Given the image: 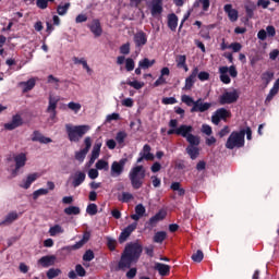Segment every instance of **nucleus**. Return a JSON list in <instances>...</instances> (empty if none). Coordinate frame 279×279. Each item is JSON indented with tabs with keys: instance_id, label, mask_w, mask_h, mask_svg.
Listing matches in <instances>:
<instances>
[{
	"instance_id": "f257e3e1",
	"label": "nucleus",
	"mask_w": 279,
	"mask_h": 279,
	"mask_svg": "<svg viewBox=\"0 0 279 279\" xmlns=\"http://www.w3.org/2000/svg\"><path fill=\"white\" fill-rule=\"evenodd\" d=\"M141 254H143V245L138 242H131L126 244L118 266L116 267V271H123L125 269H130L133 263H138V258H141Z\"/></svg>"
},
{
	"instance_id": "f03ea898",
	"label": "nucleus",
	"mask_w": 279,
	"mask_h": 279,
	"mask_svg": "<svg viewBox=\"0 0 279 279\" xmlns=\"http://www.w3.org/2000/svg\"><path fill=\"white\" fill-rule=\"evenodd\" d=\"M129 180L131 181V186L135 191L143 187V183L145 182V167L135 166L129 172Z\"/></svg>"
},
{
	"instance_id": "7ed1b4c3",
	"label": "nucleus",
	"mask_w": 279,
	"mask_h": 279,
	"mask_svg": "<svg viewBox=\"0 0 279 279\" xmlns=\"http://www.w3.org/2000/svg\"><path fill=\"white\" fill-rule=\"evenodd\" d=\"M66 134L71 143H80V140L84 137V134L90 130L88 125H65Z\"/></svg>"
},
{
	"instance_id": "20e7f679",
	"label": "nucleus",
	"mask_w": 279,
	"mask_h": 279,
	"mask_svg": "<svg viewBox=\"0 0 279 279\" xmlns=\"http://www.w3.org/2000/svg\"><path fill=\"white\" fill-rule=\"evenodd\" d=\"M169 128L167 134L168 136H171L173 134H177V136H182L183 138H187L190 134H193V126L186 125V124H181L178 128V120L177 119H171L169 121Z\"/></svg>"
},
{
	"instance_id": "39448f33",
	"label": "nucleus",
	"mask_w": 279,
	"mask_h": 279,
	"mask_svg": "<svg viewBox=\"0 0 279 279\" xmlns=\"http://www.w3.org/2000/svg\"><path fill=\"white\" fill-rule=\"evenodd\" d=\"M241 149L245 147V130L233 131L227 140L226 148L227 149Z\"/></svg>"
},
{
	"instance_id": "423d86ee",
	"label": "nucleus",
	"mask_w": 279,
	"mask_h": 279,
	"mask_svg": "<svg viewBox=\"0 0 279 279\" xmlns=\"http://www.w3.org/2000/svg\"><path fill=\"white\" fill-rule=\"evenodd\" d=\"M125 165H128V158H122L119 161L111 163L110 175L111 178H119L125 171Z\"/></svg>"
},
{
	"instance_id": "0eeeda50",
	"label": "nucleus",
	"mask_w": 279,
	"mask_h": 279,
	"mask_svg": "<svg viewBox=\"0 0 279 279\" xmlns=\"http://www.w3.org/2000/svg\"><path fill=\"white\" fill-rule=\"evenodd\" d=\"M235 101H239V92H236V89H233L232 92H225L219 97L220 106H226V104H235Z\"/></svg>"
},
{
	"instance_id": "6e6552de",
	"label": "nucleus",
	"mask_w": 279,
	"mask_h": 279,
	"mask_svg": "<svg viewBox=\"0 0 279 279\" xmlns=\"http://www.w3.org/2000/svg\"><path fill=\"white\" fill-rule=\"evenodd\" d=\"M167 217V213L159 210L155 216L150 217L149 220L145 223V228L147 230H154L160 223V221L165 220Z\"/></svg>"
},
{
	"instance_id": "1a4fd4ad",
	"label": "nucleus",
	"mask_w": 279,
	"mask_h": 279,
	"mask_svg": "<svg viewBox=\"0 0 279 279\" xmlns=\"http://www.w3.org/2000/svg\"><path fill=\"white\" fill-rule=\"evenodd\" d=\"M87 241H90V232L85 231L81 241L76 242L73 245L63 246L62 251L63 252H73L75 250H82V247H84V245H86Z\"/></svg>"
},
{
	"instance_id": "9d476101",
	"label": "nucleus",
	"mask_w": 279,
	"mask_h": 279,
	"mask_svg": "<svg viewBox=\"0 0 279 279\" xmlns=\"http://www.w3.org/2000/svg\"><path fill=\"white\" fill-rule=\"evenodd\" d=\"M231 114L232 113L230 112V110L226 108H220L215 112L214 116H211V122L214 123V125H219V123H221V120L226 121V119H229Z\"/></svg>"
},
{
	"instance_id": "9b49d317",
	"label": "nucleus",
	"mask_w": 279,
	"mask_h": 279,
	"mask_svg": "<svg viewBox=\"0 0 279 279\" xmlns=\"http://www.w3.org/2000/svg\"><path fill=\"white\" fill-rule=\"evenodd\" d=\"M199 73V68L195 66L189 77L185 78V85L183 87V90H191L193 86H195V83L197 82V74Z\"/></svg>"
},
{
	"instance_id": "f8f14e48",
	"label": "nucleus",
	"mask_w": 279,
	"mask_h": 279,
	"mask_svg": "<svg viewBox=\"0 0 279 279\" xmlns=\"http://www.w3.org/2000/svg\"><path fill=\"white\" fill-rule=\"evenodd\" d=\"M137 227H138V222H133L128 227H125L120 233L119 243H125L128 239H130L132 232H134V230H136Z\"/></svg>"
},
{
	"instance_id": "ddd939ff",
	"label": "nucleus",
	"mask_w": 279,
	"mask_h": 279,
	"mask_svg": "<svg viewBox=\"0 0 279 279\" xmlns=\"http://www.w3.org/2000/svg\"><path fill=\"white\" fill-rule=\"evenodd\" d=\"M70 180H72L71 185L73 189H77V186H82V184H84L86 180V172L76 171L70 177Z\"/></svg>"
},
{
	"instance_id": "4468645a",
	"label": "nucleus",
	"mask_w": 279,
	"mask_h": 279,
	"mask_svg": "<svg viewBox=\"0 0 279 279\" xmlns=\"http://www.w3.org/2000/svg\"><path fill=\"white\" fill-rule=\"evenodd\" d=\"M211 107H213V104L203 102L202 98H199L194 102V106L191 108L190 112H206L210 110Z\"/></svg>"
},
{
	"instance_id": "2eb2a0df",
	"label": "nucleus",
	"mask_w": 279,
	"mask_h": 279,
	"mask_svg": "<svg viewBox=\"0 0 279 279\" xmlns=\"http://www.w3.org/2000/svg\"><path fill=\"white\" fill-rule=\"evenodd\" d=\"M23 125V118L21 114H15L12 117L11 122L4 124V130H16V128H21Z\"/></svg>"
},
{
	"instance_id": "dca6fc26",
	"label": "nucleus",
	"mask_w": 279,
	"mask_h": 279,
	"mask_svg": "<svg viewBox=\"0 0 279 279\" xmlns=\"http://www.w3.org/2000/svg\"><path fill=\"white\" fill-rule=\"evenodd\" d=\"M133 41L137 48L145 47V45H147V34L143 31L135 33L133 36Z\"/></svg>"
},
{
	"instance_id": "f3484780",
	"label": "nucleus",
	"mask_w": 279,
	"mask_h": 279,
	"mask_svg": "<svg viewBox=\"0 0 279 279\" xmlns=\"http://www.w3.org/2000/svg\"><path fill=\"white\" fill-rule=\"evenodd\" d=\"M33 143H41V145H48V143H53L51 137H45L40 131H34L32 136Z\"/></svg>"
},
{
	"instance_id": "a211bd4d",
	"label": "nucleus",
	"mask_w": 279,
	"mask_h": 279,
	"mask_svg": "<svg viewBox=\"0 0 279 279\" xmlns=\"http://www.w3.org/2000/svg\"><path fill=\"white\" fill-rule=\"evenodd\" d=\"M88 27L96 38H99L104 34V28H101V22L99 20H93Z\"/></svg>"
},
{
	"instance_id": "6ab92c4d",
	"label": "nucleus",
	"mask_w": 279,
	"mask_h": 279,
	"mask_svg": "<svg viewBox=\"0 0 279 279\" xmlns=\"http://www.w3.org/2000/svg\"><path fill=\"white\" fill-rule=\"evenodd\" d=\"M223 10L226 14H228L229 21H231V23H236V21H239V11L233 9L232 4H226Z\"/></svg>"
},
{
	"instance_id": "aec40b11",
	"label": "nucleus",
	"mask_w": 279,
	"mask_h": 279,
	"mask_svg": "<svg viewBox=\"0 0 279 279\" xmlns=\"http://www.w3.org/2000/svg\"><path fill=\"white\" fill-rule=\"evenodd\" d=\"M57 257L56 255H46L38 259V264L41 265V267H52V265H56Z\"/></svg>"
},
{
	"instance_id": "412c9836",
	"label": "nucleus",
	"mask_w": 279,
	"mask_h": 279,
	"mask_svg": "<svg viewBox=\"0 0 279 279\" xmlns=\"http://www.w3.org/2000/svg\"><path fill=\"white\" fill-rule=\"evenodd\" d=\"M151 16H158L162 14V0H153L151 1V9H150Z\"/></svg>"
},
{
	"instance_id": "4be33fe9",
	"label": "nucleus",
	"mask_w": 279,
	"mask_h": 279,
	"mask_svg": "<svg viewBox=\"0 0 279 279\" xmlns=\"http://www.w3.org/2000/svg\"><path fill=\"white\" fill-rule=\"evenodd\" d=\"M155 270L158 271L159 276H169V274H171V266L162 263H156Z\"/></svg>"
},
{
	"instance_id": "5701e85b",
	"label": "nucleus",
	"mask_w": 279,
	"mask_h": 279,
	"mask_svg": "<svg viewBox=\"0 0 279 279\" xmlns=\"http://www.w3.org/2000/svg\"><path fill=\"white\" fill-rule=\"evenodd\" d=\"M145 206L143 204H138L135 206V214L131 215V219H133V221H138L142 217H145Z\"/></svg>"
},
{
	"instance_id": "b1692460",
	"label": "nucleus",
	"mask_w": 279,
	"mask_h": 279,
	"mask_svg": "<svg viewBox=\"0 0 279 279\" xmlns=\"http://www.w3.org/2000/svg\"><path fill=\"white\" fill-rule=\"evenodd\" d=\"M14 162H15L16 169H23V167H25V165L27 163V155H25V153L15 155Z\"/></svg>"
},
{
	"instance_id": "393cba45",
	"label": "nucleus",
	"mask_w": 279,
	"mask_h": 279,
	"mask_svg": "<svg viewBox=\"0 0 279 279\" xmlns=\"http://www.w3.org/2000/svg\"><path fill=\"white\" fill-rule=\"evenodd\" d=\"M38 180V173H31L27 175L26 180L22 181V184H20L21 189H29L34 182Z\"/></svg>"
},
{
	"instance_id": "a878e982",
	"label": "nucleus",
	"mask_w": 279,
	"mask_h": 279,
	"mask_svg": "<svg viewBox=\"0 0 279 279\" xmlns=\"http://www.w3.org/2000/svg\"><path fill=\"white\" fill-rule=\"evenodd\" d=\"M16 219H19V213L11 211L5 216L4 220L0 222V226H10L11 223H14Z\"/></svg>"
},
{
	"instance_id": "bb28decb",
	"label": "nucleus",
	"mask_w": 279,
	"mask_h": 279,
	"mask_svg": "<svg viewBox=\"0 0 279 279\" xmlns=\"http://www.w3.org/2000/svg\"><path fill=\"white\" fill-rule=\"evenodd\" d=\"M185 151L190 156L191 160H197V158H199V147L198 146H187L185 148Z\"/></svg>"
},
{
	"instance_id": "cd10ccee",
	"label": "nucleus",
	"mask_w": 279,
	"mask_h": 279,
	"mask_svg": "<svg viewBox=\"0 0 279 279\" xmlns=\"http://www.w3.org/2000/svg\"><path fill=\"white\" fill-rule=\"evenodd\" d=\"M219 73H220V82H222V84H230V82H232V80L230 78V75H228V66H220Z\"/></svg>"
},
{
	"instance_id": "c85d7f7f",
	"label": "nucleus",
	"mask_w": 279,
	"mask_h": 279,
	"mask_svg": "<svg viewBox=\"0 0 279 279\" xmlns=\"http://www.w3.org/2000/svg\"><path fill=\"white\" fill-rule=\"evenodd\" d=\"M168 27L171 32H175V29H178V15H175V13L168 15Z\"/></svg>"
},
{
	"instance_id": "c756f323",
	"label": "nucleus",
	"mask_w": 279,
	"mask_h": 279,
	"mask_svg": "<svg viewBox=\"0 0 279 279\" xmlns=\"http://www.w3.org/2000/svg\"><path fill=\"white\" fill-rule=\"evenodd\" d=\"M186 142L189 143L187 147H199L201 138L197 135H193L190 133L187 137H185Z\"/></svg>"
},
{
	"instance_id": "7c9ffc66",
	"label": "nucleus",
	"mask_w": 279,
	"mask_h": 279,
	"mask_svg": "<svg viewBox=\"0 0 279 279\" xmlns=\"http://www.w3.org/2000/svg\"><path fill=\"white\" fill-rule=\"evenodd\" d=\"M170 189L171 191H177L179 197H184V195H186V190L182 187V184H180V182H172Z\"/></svg>"
},
{
	"instance_id": "2f4dec72",
	"label": "nucleus",
	"mask_w": 279,
	"mask_h": 279,
	"mask_svg": "<svg viewBox=\"0 0 279 279\" xmlns=\"http://www.w3.org/2000/svg\"><path fill=\"white\" fill-rule=\"evenodd\" d=\"M20 86H23V93H29V90H33L34 86H36V80L31 78L26 82H21Z\"/></svg>"
},
{
	"instance_id": "473e14b6",
	"label": "nucleus",
	"mask_w": 279,
	"mask_h": 279,
	"mask_svg": "<svg viewBox=\"0 0 279 279\" xmlns=\"http://www.w3.org/2000/svg\"><path fill=\"white\" fill-rule=\"evenodd\" d=\"M73 62L74 64H82L83 69H85V71H87L89 75L93 73V70L90 69L88 62L84 58L80 59L77 57H73Z\"/></svg>"
},
{
	"instance_id": "72a5a7b5",
	"label": "nucleus",
	"mask_w": 279,
	"mask_h": 279,
	"mask_svg": "<svg viewBox=\"0 0 279 279\" xmlns=\"http://www.w3.org/2000/svg\"><path fill=\"white\" fill-rule=\"evenodd\" d=\"M260 80L262 82L265 83V86H269V84L271 83V80H274V72L266 71L262 73Z\"/></svg>"
},
{
	"instance_id": "f704fd0d",
	"label": "nucleus",
	"mask_w": 279,
	"mask_h": 279,
	"mask_svg": "<svg viewBox=\"0 0 279 279\" xmlns=\"http://www.w3.org/2000/svg\"><path fill=\"white\" fill-rule=\"evenodd\" d=\"M167 239V231H158L153 236L154 243H163Z\"/></svg>"
},
{
	"instance_id": "c9c22d12",
	"label": "nucleus",
	"mask_w": 279,
	"mask_h": 279,
	"mask_svg": "<svg viewBox=\"0 0 279 279\" xmlns=\"http://www.w3.org/2000/svg\"><path fill=\"white\" fill-rule=\"evenodd\" d=\"M56 108H58V99L50 96L47 112H52L53 117H56Z\"/></svg>"
},
{
	"instance_id": "e433bc0d",
	"label": "nucleus",
	"mask_w": 279,
	"mask_h": 279,
	"mask_svg": "<svg viewBox=\"0 0 279 279\" xmlns=\"http://www.w3.org/2000/svg\"><path fill=\"white\" fill-rule=\"evenodd\" d=\"M50 236H57V234H64V229L60 225H54L49 229Z\"/></svg>"
},
{
	"instance_id": "4c0bfd02",
	"label": "nucleus",
	"mask_w": 279,
	"mask_h": 279,
	"mask_svg": "<svg viewBox=\"0 0 279 279\" xmlns=\"http://www.w3.org/2000/svg\"><path fill=\"white\" fill-rule=\"evenodd\" d=\"M64 215H80L82 213V209L77 206H69L63 209Z\"/></svg>"
},
{
	"instance_id": "58836bf2",
	"label": "nucleus",
	"mask_w": 279,
	"mask_h": 279,
	"mask_svg": "<svg viewBox=\"0 0 279 279\" xmlns=\"http://www.w3.org/2000/svg\"><path fill=\"white\" fill-rule=\"evenodd\" d=\"M279 89H277L276 87L272 86V88L269 90L266 99H265V106H269V104H271V100L274 99V97L276 95H278Z\"/></svg>"
},
{
	"instance_id": "ea45409f",
	"label": "nucleus",
	"mask_w": 279,
	"mask_h": 279,
	"mask_svg": "<svg viewBox=\"0 0 279 279\" xmlns=\"http://www.w3.org/2000/svg\"><path fill=\"white\" fill-rule=\"evenodd\" d=\"M154 64H156V60H149V59H147V58H144L143 60H141L140 62H138V66L141 68V69H149V66H154Z\"/></svg>"
},
{
	"instance_id": "a19ab883",
	"label": "nucleus",
	"mask_w": 279,
	"mask_h": 279,
	"mask_svg": "<svg viewBox=\"0 0 279 279\" xmlns=\"http://www.w3.org/2000/svg\"><path fill=\"white\" fill-rule=\"evenodd\" d=\"M60 274H62V270H60V268H50L46 276L48 279H53V278H58V276H60Z\"/></svg>"
},
{
	"instance_id": "79ce46f5",
	"label": "nucleus",
	"mask_w": 279,
	"mask_h": 279,
	"mask_svg": "<svg viewBox=\"0 0 279 279\" xmlns=\"http://www.w3.org/2000/svg\"><path fill=\"white\" fill-rule=\"evenodd\" d=\"M128 138V133L125 131H120L116 135V141L118 145H123L125 143V140Z\"/></svg>"
},
{
	"instance_id": "37998d69",
	"label": "nucleus",
	"mask_w": 279,
	"mask_h": 279,
	"mask_svg": "<svg viewBox=\"0 0 279 279\" xmlns=\"http://www.w3.org/2000/svg\"><path fill=\"white\" fill-rule=\"evenodd\" d=\"M119 202H122L123 204H128L130 202H132V199H134V195H132V193L130 192H123L122 196L118 198Z\"/></svg>"
},
{
	"instance_id": "c03bdc74",
	"label": "nucleus",
	"mask_w": 279,
	"mask_h": 279,
	"mask_svg": "<svg viewBox=\"0 0 279 279\" xmlns=\"http://www.w3.org/2000/svg\"><path fill=\"white\" fill-rule=\"evenodd\" d=\"M96 169H98L99 171H108V169H110L108 161L104 160V159H99L96 162Z\"/></svg>"
},
{
	"instance_id": "a18cd8bd",
	"label": "nucleus",
	"mask_w": 279,
	"mask_h": 279,
	"mask_svg": "<svg viewBox=\"0 0 279 279\" xmlns=\"http://www.w3.org/2000/svg\"><path fill=\"white\" fill-rule=\"evenodd\" d=\"M154 159H155L154 154H143V153H140V157L137 158L136 162H137V165H141V162H143L144 160L153 161Z\"/></svg>"
},
{
	"instance_id": "49530a36",
	"label": "nucleus",
	"mask_w": 279,
	"mask_h": 279,
	"mask_svg": "<svg viewBox=\"0 0 279 279\" xmlns=\"http://www.w3.org/2000/svg\"><path fill=\"white\" fill-rule=\"evenodd\" d=\"M69 8H71V3H69V2H66L64 5H58L57 14H59V16H64V14H66V12H69Z\"/></svg>"
},
{
	"instance_id": "de8ad7c7",
	"label": "nucleus",
	"mask_w": 279,
	"mask_h": 279,
	"mask_svg": "<svg viewBox=\"0 0 279 279\" xmlns=\"http://www.w3.org/2000/svg\"><path fill=\"white\" fill-rule=\"evenodd\" d=\"M128 86H131L132 88H135V90H141L145 86L144 82L138 81H126Z\"/></svg>"
},
{
	"instance_id": "09e8293b",
	"label": "nucleus",
	"mask_w": 279,
	"mask_h": 279,
	"mask_svg": "<svg viewBox=\"0 0 279 279\" xmlns=\"http://www.w3.org/2000/svg\"><path fill=\"white\" fill-rule=\"evenodd\" d=\"M100 153H101V143H96L93 147L90 157L97 160V158H99Z\"/></svg>"
},
{
	"instance_id": "8fccbe9b",
	"label": "nucleus",
	"mask_w": 279,
	"mask_h": 279,
	"mask_svg": "<svg viewBox=\"0 0 279 279\" xmlns=\"http://www.w3.org/2000/svg\"><path fill=\"white\" fill-rule=\"evenodd\" d=\"M40 195H49V190L48 189H39L35 192H33V199L36 202L40 197Z\"/></svg>"
},
{
	"instance_id": "3c124183",
	"label": "nucleus",
	"mask_w": 279,
	"mask_h": 279,
	"mask_svg": "<svg viewBox=\"0 0 279 279\" xmlns=\"http://www.w3.org/2000/svg\"><path fill=\"white\" fill-rule=\"evenodd\" d=\"M178 69H182L186 64V54H178L175 58Z\"/></svg>"
},
{
	"instance_id": "603ef678",
	"label": "nucleus",
	"mask_w": 279,
	"mask_h": 279,
	"mask_svg": "<svg viewBox=\"0 0 279 279\" xmlns=\"http://www.w3.org/2000/svg\"><path fill=\"white\" fill-rule=\"evenodd\" d=\"M68 108L70 110H72L73 112H75V114H77V112H80L82 110V105L80 102H69L68 104Z\"/></svg>"
},
{
	"instance_id": "864d4df0",
	"label": "nucleus",
	"mask_w": 279,
	"mask_h": 279,
	"mask_svg": "<svg viewBox=\"0 0 279 279\" xmlns=\"http://www.w3.org/2000/svg\"><path fill=\"white\" fill-rule=\"evenodd\" d=\"M192 260L194 263H202V260H204V252H202V250H198L192 255Z\"/></svg>"
},
{
	"instance_id": "5fc2aeb1",
	"label": "nucleus",
	"mask_w": 279,
	"mask_h": 279,
	"mask_svg": "<svg viewBox=\"0 0 279 279\" xmlns=\"http://www.w3.org/2000/svg\"><path fill=\"white\" fill-rule=\"evenodd\" d=\"M181 101L183 104H186L189 107H191V106H195L196 100H194L193 97H191L189 95H182L181 96Z\"/></svg>"
},
{
	"instance_id": "6e6d98bb",
	"label": "nucleus",
	"mask_w": 279,
	"mask_h": 279,
	"mask_svg": "<svg viewBox=\"0 0 279 279\" xmlns=\"http://www.w3.org/2000/svg\"><path fill=\"white\" fill-rule=\"evenodd\" d=\"M87 154H88V150H85L84 148L81 149L80 151H76L75 160H78V162H82L83 160H85Z\"/></svg>"
},
{
	"instance_id": "4d7b16f0",
	"label": "nucleus",
	"mask_w": 279,
	"mask_h": 279,
	"mask_svg": "<svg viewBox=\"0 0 279 279\" xmlns=\"http://www.w3.org/2000/svg\"><path fill=\"white\" fill-rule=\"evenodd\" d=\"M87 215H90L92 217L97 215V204L92 203L86 208Z\"/></svg>"
},
{
	"instance_id": "13d9d810",
	"label": "nucleus",
	"mask_w": 279,
	"mask_h": 279,
	"mask_svg": "<svg viewBox=\"0 0 279 279\" xmlns=\"http://www.w3.org/2000/svg\"><path fill=\"white\" fill-rule=\"evenodd\" d=\"M95 258V253L92 250H87L83 255V260L90 263Z\"/></svg>"
},
{
	"instance_id": "bf43d9fd",
	"label": "nucleus",
	"mask_w": 279,
	"mask_h": 279,
	"mask_svg": "<svg viewBox=\"0 0 279 279\" xmlns=\"http://www.w3.org/2000/svg\"><path fill=\"white\" fill-rule=\"evenodd\" d=\"M161 104L165 106H173V104H178V99H175V97H165L162 98Z\"/></svg>"
},
{
	"instance_id": "052dcab7",
	"label": "nucleus",
	"mask_w": 279,
	"mask_h": 279,
	"mask_svg": "<svg viewBox=\"0 0 279 279\" xmlns=\"http://www.w3.org/2000/svg\"><path fill=\"white\" fill-rule=\"evenodd\" d=\"M198 80L201 82H208V80H210V73L206 72V71H202L197 74Z\"/></svg>"
},
{
	"instance_id": "680f3d73",
	"label": "nucleus",
	"mask_w": 279,
	"mask_h": 279,
	"mask_svg": "<svg viewBox=\"0 0 279 279\" xmlns=\"http://www.w3.org/2000/svg\"><path fill=\"white\" fill-rule=\"evenodd\" d=\"M107 246L109 247L110 252H114V250H117V240L107 238Z\"/></svg>"
},
{
	"instance_id": "e2e57ef3",
	"label": "nucleus",
	"mask_w": 279,
	"mask_h": 279,
	"mask_svg": "<svg viewBox=\"0 0 279 279\" xmlns=\"http://www.w3.org/2000/svg\"><path fill=\"white\" fill-rule=\"evenodd\" d=\"M150 180L155 189H160V185L162 184V181L160 180V178H158L157 175H151Z\"/></svg>"
},
{
	"instance_id": "0e129e2a",
	"label": "nucleus",
	"mask_w": 279,
	"mask_h": 279,
	"mask_svg": "<svg viewBox=\"0 0 279 279\" xmlns=\"http://www.w3.org/2000/svg\"><path fill=\"white\" fill-rule=\"evenodd\" d=\"M75 271L81 278H84V276H86V269H84V266H82V264H77L75 266Z\"/></svg>"
},
{
	"instance_id": "69168bd1",
	"label": "nucleus",
	"mask_w": 279,
	"mask_h": 279,
	"mask_svg": "<svg viewBox=\"0 0 279 279\" xmlns=\"http://www.w3.org/2000/svg\"><path fill=\"white\" fill-rule=\"evenodd\" d=\"M229 49H232L234 53H239V51L243 49V46L241 45V43H232L231 45H229Z\"/></svg>"
},
{
	"instance_id": "338daca9",
	"label": "nucleus",
	"mask_w": 279,
	"mask_h": 279,
	"mask_svg": "<svg viewBox=\"0 0 279 279\" xmlns=\"http://www.w3.org/2000/svg\"><path fill=\"white\" fill-rule=\"evenodd\" d=\"M134 66H135L134 59L128 58L125 60V69H126V71H134Z\"/></svg>"
},
{
	"instance_id": "774afa93",
	"label": "nucleus",
	"mask_w": 279,
	"mask_h": 279,
	"mask_svg": "<svg viewBox=\"0 0 279 279\" xmlns=\"http://www.w3.org/2000/svg\"><path fill=\"white\" fill-rule=\"evenodd\" d=\"M120 53H122V56L130 54V43H126L120 47Z\"/></svg>"
}]
</instances>
